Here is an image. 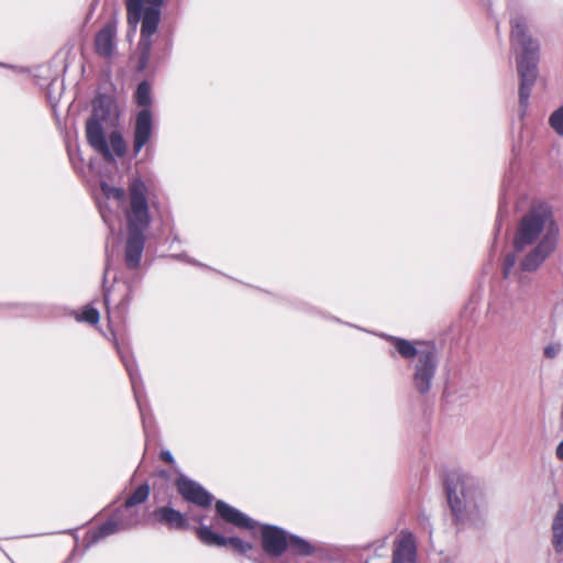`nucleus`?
<instances>
[{
  "mask_svg": "<svg viewBox=\"0 0 563 563\" xmlns=\"http://www.w3.org/2000/svg\"><path fill=\"white\" fill-rule=\"evenodd\" d=\"M129 207L124 210L128 225L125 265L135 269L140 266L145 238L144 231L151 224V208H157V190L153 184L134 176L128 183Z\"/></svg>",
  "mask_w": 563,
  "mask_h": 563,
  "instance_id": "obj_1",
  "label": "nucleus"
},
{
  "mask_svg": "<svg viewBox=\"0 0 563 563\" xmlns=\"http://www.w3.org/2000/svg\"><path fill=\"white\" fill-rule=\"evenodd\" d=\"M119 119V109L113 97L99 95L92 102V113L86 121V139L91 148L108 162L126 154V143L119 131H112L107 141L102 123Z\"/></svg>",
  "mask_w": 563,
  "mask_h": 563,
  "instance_id": "obj_2",
  "label": "nucleus"
},
{
  "mask_svg": "<svg viewBox=\"0 0 563 563\" xmlns=\"http://www.w3.org/2000/svg\"><path fill=\"white\" fill-rule=\"evenodd\" d=\"M509 40L516 53L517 70L520 77L519 102L520 107L526 109L537 79L539 44L529 34L527 21L521 15L510 20Z\"/></svg>",
  "mask_w": 563,
  "mask_h": 563,
  "instance_id": "obj_3",
  "label": "nucleus"
},
{
  "mask_svg": "<svg viewBox=\"0 0 563 563\" xmlns=\"http://www.w3.org/2000/svg\"><path fill=\"white\" fill-rule=\"evenodd\" d=\"M443 485L454 525L461 527L476 519L477 507H468L475 489L471 478L460 471L451 470L444 474Z\"/></svg>",
  "mask_w": 563,
  "mask_h": 563,
  "instance_id": "obj_4",
  "label": "nucleus"
},
{
  "mask_svg": "<svg viewBox=\"0 0 563 563\" xmlns=\"http://www.w3.org/2000/svg\"><path fill=\"white\" fill-rule=\"evenodd\" d=\"M126 19L130 25H136L142 20L141 40L139 43V68L147 66L151 56V37L156 33L161 11L157 8H143V0H126Z\"/></svg>",
  "mask_w": 563,
  "mask_h": 563,
  "instance_id": "obj_5",
  "label": "nucleus"
},
{
  "mask_svg": "<svg viewBox=\"0 0 563 563\" xmlns=\"http://www.w3.org/2000/svg\"><path fill=\"white\" fill-rule=\"evenodd\" d=\"M135 101L139 106L145 107L141 110L135 120L133 131V154L136 156L150 142L153 134V118L148 109L151 104V85L147 81L139 84L135 91Z\"/></svg>",
  "mask_w": 563,
  "mask_h": 563,
  "instance_id": "obj_6",
  "label": "nucleus"
},
{
  "mask_svg": "<svg viewBox=\"0 0 563 563\" xmlns=\"http://www.w3.org/2000/svg\"><path fill=\"white\" fill-rule=\"evenodd\" d=\"M548 223H552L551 213L543 207L532 208L519 222L517 228L514 247L521 252L526 246L531 245L540 236Z\"/></svg>",
  "mask_w": 563,
  "mask_h": 563,
  "instance_id": "obj_7",
  "label": "nucleus"
},
{
  "mask_svg": "<svg viewBox=\"0 0 563 563\" xmlns=\"http://www.w3.org/2000/svg\"><path fill=\"white\" fill-rule=\"evenodd\" d=\"M140 520L139 509L123 503L114 510L109 520L89 532L90 541L98 542L119 530L133 528L140 523Z\"/></svg>",
  "mask_w": 563,
  "mask_h": 563,
  "instance_id": "obj_8",
  "label": "nucleus"
},
{
  "mask_svg": "<svg viewBox=\"0 0 563 563\" xmlns=\"http://www.w3.org/2000/svg\"><path fill=\"white\" fill-rule=\"evenodd\" d=\"M437 369V357L433 347L421 350L413 374V385L420 394L429 391Z\"/></svg>",
  "mask_w": 563,
  "mask_h": 563,
  "instance_id": "obj_9",
  "label": "nucleus"
},
{
  "mask_svg": "<svg viewBox=\"0 0 563 563\" xmlns=\"http://www.w3.org/2000/svg\"><path fill=\"white\" fill-rule=\"evenodd\" d=\"M197 538L208 547H230L238 554H245L253 549L250 542L243 541L238 537H223L216 533L208 526H200L196 529Z\"/></svg>",
  "mask_w": 563,
  "mask_h": 563,
  "instance_id": "obj_10",
  "label": "nucleus"
},
{
  "mask_svg": "<svg viewBox=\"0 0 563 563\" xmlns=\"http://www.w3.org/2000/svg\"><path fill=\"white\" fill-rule=\"evenodd\" d=\"M175 486L185 501L202 508L210 507L212 496L199 483L180 474L175 481Z\"/></svg>",
  "mask_w": 563,
  "mask_h": 563,
  "instance_id": "obj_11",
  "label": "nucleus"
},
{
  "mask_svg": "<svg viewBox=\"0 0 563 563\" xmlns=\"http://www.w3.org/2000/svg\"><path fill=\"white\" fill-rule=\"evenodd\" d=\"M261 538L262 549L271 558H280L288 549L289 536L282 528L263 526Z\"/></svg>",
  "mask_w": 563,
  "mask_h": 563,
  "instance_id": "obj_12",
  "label": "nucleus"
},
{
  "mask_svg": "<svg viewBox=\"0 0 563 563\" xmlns=\"http://www.w3.org/2000/svg\"><path fill=\"white\" fill-rule=\"evenodd\" d=\"M558 235L549 231L540 243L521 262L523 271H536L539 265L553 252Z\"/></svg>",
  "mask_w": 563,
  "mask_h": 563,
  "instance_id": "obj_13",
  "label": "nucleus"
},
{
  "mask_svg": "<svg viewBox=\"0 0 563 563\" xmlns=\"http://www.w3.org/2000/svg\"><path fill=\"white\" fill-rule=\"evenodd\" d=\"M417 544L415 536L409 531H401L394 542L391 563H416Z\"/></svg>",
  "mask_w": 563,
  "mask_h": 563,
  "instance_id": "obj_14",
  "label": "nucleus"
},
{
  "mask_svg": "<svg viewBox=\"0 0 563 563\" xmlns=\"http://www.w3.org/2000/svg\"><path fill=\"white\" fill-rule=\"evenodd\" d=\"M151 518L155 523L162 525L169 530H186L189 526L186 516L170 506L155 508Z\"/></svg>",
  "mask_w": 563,
  "mask_h": 563,
  "instance_id": "obj_15",
  "label": "nucleus"
},
{
  "mask_svg": "<svg viewBox=\"0 0 563 563\" xmlns=\"http://www.w3.org/2000/svg\"><path fill=\"white\" fill-rule=\"evenodd\" d=\"M216 511L221 520L239 529L253 530L256 522L223 500L216 501Z\"/></svg>",
  "mask_w": 563,
  "mask_h": 563,
  "instance_id": "obj_16",
  "label": "nucleus"
},
{
  "mask_svg": "<svg viewBox=\"0 0 563 563\" xmlns=\"http://www.w3.org/2000/svg\"><path fill=\"white\" fill-rule=\"evenodd\" d=\"M117 36V22L108 21L95 36V51L101 56L109 58L113 54L114 40Z\"/></svg>",
  "mask_w": 563,
  "mask_h": 563,
  "instance_id": "obj_17",
  "label": "nucleus"
},
{
  "mask_svg": "<svg viewBox=\"0 0 563 563\" xmlns=\"http://www.w3.org/2000/svg\"><path fill=\"white\" fill-rule=\"evenodd\" d=\"M288 549L297 555L309 556L316 552V548L307 540L297 536H289Z\"/></svg>",
  "mask_w": 563,
  "mask_h": 563,
  "instance_id": "obj_18",
  "label": "nucleus"
},
{
  "mask_svg": "<svg viewBox=\"0 0 563 563\" xmlns=\"http://www.w3.org/2000/svg\"><path fill=\"white\" fill-rule=\"evenodd\" d=\"M390 343L395 346L396 351L404 357V358H412L415 356L419 357V352L416 346L408 340L391 336L389 339Z\"/></svg>",
  "mask_w": 563,
  "mask_h": 563,
  "instance_id": "obj_19",
  "label": "nucleus"
},
{
  "mask_svg": "<svg viewBox=\"0 0 563 563\" xmlns=\"http://www.w3.org/2000/svg\"><path fill=\"white\" fill-rule=\"evenodd\" d=\"M563 542V505H560L553 523V545L558 552L562 550Z\"/></svg>",
  "mask_w": 563,
  "mask_h": 563,
  "instance_id": "obj_20",
  "label": "nucleus"
},
{
  "mask_svg": "<svg viewBox=\"0 0 563 563\" xmlns=\"http://www.w3.org/2000/svg\"><path fill=\"white\" fill-rule=\"evenodd\" d=\"M151 487L148 484L144 483L140 485L125 500L124 503L128 506H136L145 503L150 496Z\"/></svg>",
  "mask_w": 563,
  "mask_h": 563,
  "instance_id": "obj_21",
  "label": "nucleus"
},
{
  "mask_svg": "<svg viewBox=\"0 0 563 563\" xmlns=\"http://www.w3.org/2000/svg\"><path fill=\"white\" fill-rule=\"evenodd\" d=\"M76 320L96 325L100 320L99 311L90 305L85 306L80 312L76 314Z\"/></svg>",
  "mask_w": 563,
  "mask_h": 563,
  "instance_id": "obj_22",
  "label": "nucleus"
},
{
  "mask_svg": "<svg viewBox=\"0 0 563 563\" xmlns=\"http://www.w3.org/2000/svg\"><path fill=\"white\" fill-rule=\"evenodd\" d=\"M102 190L108 198H113L117 201H122L126 197V199L129 200V191L126 190L125 192L123 188L114 186H102ZM128 207L129 205L126 206V208Z\"/></svg>",
  "mask_w": 563,
  "mask_h": 563,
  "instance_id": "obj_23",
  "label": "nucleus"
},
{
  "mask_svg": "<svg viewBox=\"0 0 563 563\" xmlns=\"http://www.w3.org/2000/svg\"><path fill=\"white\" fill-rule=\"evenodd\" d=\"M550 125L559 134L563 135V106L559 107L550 117Z\"/></svg>",
  "mask_w": 563,
  "mask_h": 563,
  "instance_id": "obj_24",
  "label": "nucleus"
},
{
  "mask_svg": "<svg viewBox=\"0 0 563 563\" xmlns=\"http://www.w3.org/2000/svg\"><path fill=\"white\" fill-rule=\"evenodd\" d=\"M559 352H560V344L548 345L544 349V356L548 358H553L559 354Z\"/></svg>",
  "mask_w": 563,
  "mask_h": 563,
  "instance_id": "obj_25",
  "label": "nucleus"
},
{
  "mask_svg": "<svg viewBox=\"0 0 563 563\" xmlns=\"http://www.w3.org/2000/svg\"><path fill=\"white\" fill-rule=\"evenodd\" d=\"M159 459L169 465H173L175 463V460H174L172 453L166 450L161 451Z\"/></svg>",
  "mask_w": 563,
  "mask_h": 563,
  "instance_id": "obj_26",
  "label": "nucleus"
},
{
  "mask_svg": "<svg viewBox=\"0 0 563 563\" xmlns=\"http://www.w3.org/2000/svg\"><path fill=\"white\" fill-rule=\"evenodd\" d=\"M505 263H506V267H505L504 274H505V276H507L508 269H510L516 263L515 254L507 255Z\"/></svg>",
  "mask_w": 563,
  "mask_h": 563,
  "instance_id": "obj_27",
  "label": "nucleus"
},
{
  "mask_svg": "<svg viewBox=\"0 0 563 563\" xmlns=\"http://www.w3.org/2000/svg\"><path fill=\"white\" fill-rule=\"evenodd\" d=\"M123 292H124V297L122 298V300L119 302V307H125L128 303H129V300H130V289L128 286L123 285Z\"/></svg>",
  "mask_w": 563,
  "mask_h": 563,
  "instance_id": "obj_28",
  "label": "nucleus"
},
{
  "mask_svg": "<svg viewBox=\"0 0 563 563\" xmlns=\"http://www.w3.org/2000/svg\"><path fill=\"white\" fill-rule=\"evenodd\" d=\"M114 290H115V287H112L111 289L106 291L103 295V300H104V305H106L107 309L109 308V305L111 302V296Z\"/></svg>",
  "mask_w": 563,
  "mask_h": 563,
  "instance_id": "obj_29",
  "label": "nucleus"
},
{
  "mask_svg": "<svg viewBox=\"0 0 563 563\" xmlns=\"http://www.w3.org/2000/svg\"><path fill=\"white\" fill-rule=\"evenodd\" d=\"M555 454L558 456L559 460H562L563 461V441H561L558 446H556V451H555Z\"/></svg>",
  "mask_w": 563,
  "mask_h": 563,
  "instance_id": "obj_30",
  "label": "nucleus"
},
{
  "mask_svg": "<svg viewBox=\"0 0 563 563\" xmlns=\"http://www.w3.org/2000/svg\"><path fill=\"white\" fill-rule=\"evenodd\" d=\"M146 3L150 4L148 8H157L163 3V0H144Z\"/></svg>",
  "mask_w": 563,
  "mask_h": 563,
  "instance_id": "obj_31",
  "label": "nucleus"
},
{
  "mask_svg": "<svg viewBox=\"0 0 563 563\" xmlns=\"http://www.w3.org/2000/svg\"><path fill=\"white\" fill-rule=\"evenodd\" d=\"M156 475H157L158 477H162V478H168V477H169L168 472H167V471H164V470L156 472Z\"/></svg>",
  "mask_w": 563,
  "mask_h": 563,
  "instance_id": "obj_32",
  "label": "nucleus"
},
{
  "mask_svg": "<svg viewBox=\"0 0 563 563\" xmlns=\"http://www.w3.org/2000/svg\"><path fill=\"white\" fill-rule=\"evenodd\" d=\"M114 344H115L117 349L119 350V342L115 341Z\"/></svg>",
  "mask_w": 563,
  "mask_h": 563,
  "instance_id": "obj_33",
  "label": "nucleus"
}]
</instances>
